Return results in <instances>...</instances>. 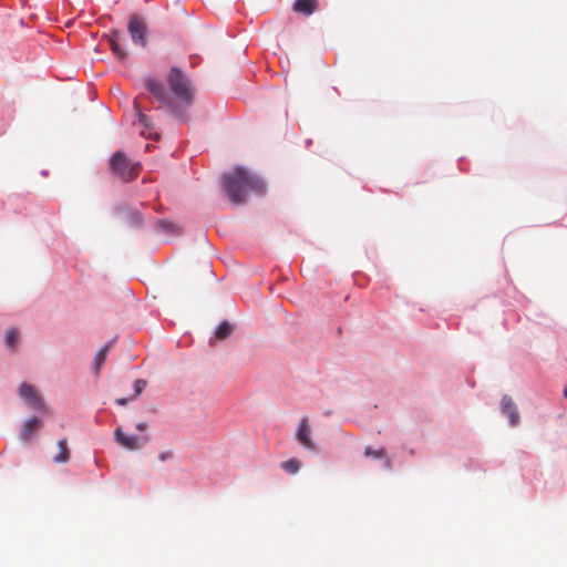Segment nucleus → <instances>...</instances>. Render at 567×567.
Listing matches in <instances>:
<instances>
[{"label": "nucleus", "instance_id": "5701e85b", "mask_svg": "<svg viewBox=\"0 0 567 567\" xmlns=\"http://www.w3.org/2000/svg\"><path fill=\"white\" fill-rule=\"evenodd\" d=\"M386 465L390 467L391 466V461L388 458L386 460Z\"/></svg>", "mask_w": 567, "mask_h": 567}, {"label": "nucleus", "instance_id": "2eb2a0df", "mask_svg": "<svg viewBox=\"0 0 567 567\" xmlns=\"http://www.w3.org/2000/svg\"><path fill=\"white\" fill-rule=\"evenodd\" d=\"M112 346H113V341H110L103 348H101L100 351L96 353V355L94 358V368H95L96 372L100 371V368L105 362L106 355H107L110 349L112 348Z\"/></svg>", "mask_w": 567, "mask_h": 567}, {"label": "nucleus", "instance_id": "f3484780", "mask_svg": "<svg viewBox=\"0 0 567 567\" xmlns=\"http://www.w3.org/2000/svg\"><path fill=\"white\" fill-rule=\"evenodd\" d=\"M364 455L367 457L382 458L385 456V450L384 449L374 450L371 446H367L364 450Z\"/></svg>", "mask_w": 567, "mask_h": 567}, {"label": "nucleus", "instance_id": "f257e3e1", "mask_svg": "<svg viewBox=\"0 0 567 567\" xmlns=\"http://www.w3.org/2000/svg\"><path fill=\"white\" fill-rule=\"evenodd\" d=\"M166 82L168 87L159 80L148 76L144 84L162 107L168 110L176 117L186 120L195 95L192 80L179 68L173 66L168 71Z\"/></svg>", "mask_w": 567, "mask_h": 567}, {"label": "nucleus", "instance_id": "6e6552de", "mask_svg": "<svg viewBox=\"0 0 567 567\" xmlns=\"http://www.w3.org/2000/svg\"><path fill=\"white\" fill-rule=\"evenodd\" d=\"M19 394L28 404H30L32 409H43V402L40 395L38 394L37 390L32 385L28 383H22L19 388Z\"/></svg>", "mask_w": 567, "mask_h": 567}, {"label": "nucleus", "instance_id": "9b49d317", "mask_svg": "<svg viewBox=\"0 0 567 567\" xmlns=\"http://www.w3.org/2000/svg\"><path fill=\"white\" fill-rule=\"evenodd\" d=\"M293 11L300 14L310 16L318 8V0H295Z\"/></svg>", "mask_w": 567, "mask_h": 567}, {"label": "nucleus", "instance_id": "20e7f679", "mask_svg": "<svg viewBox=\"0 0 567 567\" xmlns=\"http://www.w3.org/2000/svg\"><path fill=\"white\" fill-rule=\"evenodd\" d=\"M127 31L134 45L144 49L147 44V25L137 14L128 19Z\"/></svg>", "mask_w": 567, "mask_h": 567}, {"label": "nucleus", "instance_id": "4468645a", "mask_svg": "<svg viewBox=\"0 0 567 567\" xmlns=\"http://www.w3.org/2000/svg\"><path fill=\"white\" fill-rule=\"evenodd\" d=\"M234 331V327L228 321H223L218 324L215 330V338L217 340H225L228 338Z\"/></svg>", "mask_w": 567, "mask_h": 567}, {"label": "nucleus", "instance_id": "6ab92c4d", "mask_svg": "<svg viewBox=\"0 0 567 567\" xmlns=\"http://www.w3.org/2000/svg\"><path fill=\"white\" fill-rule=\"evenodd\" d=\"M146 388V381L137 379L134 382V398H137Z\"/></svg>", "mask_w": 567, "mask_h": 567}, {"label": "nucleus", "instance_id": "7ed1b4c3", "mask_svg": "<svg viewBox=\"0 0 567 567\" xmlns=\"http://www.w3.org/2000/svg\"><path fill=\"white\" fill-rule=\"evenodd\" d=\"M111 167L112 171L123 181H130L134 178L140 171V164H132L126 155L122 152H116L112 156Z\"/></svg>", "mask_w": 567, "mask_h": 567}, {"label": "nucleus", "instance_id": "423d86ee", "mask_svg": "<svg viewBox=\"0 0 567 567\" xmlns=\"http://www.w3.org/2000/svg\"><path fill=\"white\" fill-rule=\"evenodd\" d=\"M115 441L124 449L135 451L142 449L148 441V436L127 435L121 427L114 431Z\"/></svg>", "mask_w": 567, "mask_h": 567}, {"label": "nucleus", "instance_id": "1a4fd4ad", "mask_svg": "<svg viewBox=\"0 0 567 567\" xmlns=\"http://www.w3.org/2000/svg\"><path fill=\"white\" fill-rule=\"evenodd\" d=\"M133 105H134V110H135V112L137 114L138 123L142 126L141 134L143 136L147 137V138H157L158 135L154 131V127H153V124H152L150 117L146 116L142 112V109H141V106H140V104L137 103L136 100L134 101Z\"/></svg>", "mask_w": 567, "mask_h": 567}, {"label": "nucleus", "instance_id": "aec40b11", "mask_svg": "<svg viewBox=\"0 0 567 567\" xmlns=\"http://www.w3.org/2000/svg\"><path fill=\"white\" fill-rule=\"evenodd\" d=\"M136 429L141 432L145 431L147 429V424L145 422H140L136 424Z\"/></svg>", "mask_w": 567, "mask_h": 567}, {"label": "nucleus", "instance_id": "a211bd4d", "mask_svg": "<svg viewBox=\"0 0 567 567\" xmlns=\"http://www.w3.org/2000/svg\"><path fill=\"white\" fill-rule=\"evenodd\" d=\"M18 331L14 330V329H11L9 331H7L6 333V344L9 347V348H13L17 342H18Z\"/></svg>", "mask_w": 567, "mask_h": 567}, {"label": "nucleus", "instance_id": "412c9836", "mask_svg": "<svg viewBox=\"0 0 567 567\" xmlns=\"http://www.w3.org/2000/svg\"><path fill=\"white\" fill-rule=\"evenodd\" d=\"M127 402H128V399H126V398H120V399L116 400V403L118 405H126Z\"/></svg>", "mask_w": 567, "mask_h": 567}, {"label": "nucleus", "instance_id": "dca6fc26", "mask_svg": "<svg viewBox=\"0 0 567 567\" xmlns=\"http://www.w3.org/2000/svg\"><path fill=\"white\" fill-rule=\"evenodd\" d=\"M301 464L297 458H289L281 463V468L289 474H296L299 472Z\"/></svg>", "mask_w": 567, "mask_h": 567}, {"label": "nucleus", "instance_id": "39448f33", "mask_svg": "<svg viewBox=\"0 0 567 567\" xmlns=\"http://www.w3.org/2000/svg\"><path fill=\"white\" fill-rule=\"evenodd\" d=\"M107 42L117 60L122 62L126 61L128 51L126 50V37L124 32L120 30H112L107 35Z\"/></svg>", "mask_w": 567, "mask_h": 567}, {"label": "nucleus", "instance_id": "9d476101", "mask_svg": "<svg viewBox=\"0 0 567 567\" xmlns=\"http://www.w3.org/2000/svg\"><path fill=\"white\" fill-rule=\"evenodd\" d=\"M502 412L508 416L509 422L513 426L517 425L519 422V414L516 408V404L513 402L512 398L508 395H503L501 401Z\"/></svg>", "mask_w": 567, "mask_h": 567}, {"label": "nucleus", "instance_id": "4be33fe9", "mask_svg": "<svg viewBox=\"0 0 567 567\" xmlns=\"http://www.w3.org/2000/svg\"><path fill=\"white\" fill-rule=\"evenodd\" d=\"M167 457H168V453H165V452H164V453H161V454L158 455V458H159L161 461H165Z\"/></svg>", "mask_w": 567, "mask_h": 567}, {"label": "nucleus", "instance_id": "f03ea898", "mask_svg": "<svg viewBox=\"0 0 567 567\" xmlns=\"http://www.w3.org/2000/svg\"><path fill=\"white\" fill-rule=\"evenodd\" d=\"M223 188L235 205L244 204L249 193L261 195L266 190L264 182L243 167H236L223 176Z\"/></svg>", "mask_w": 567, "mask_h": 567}, {"label": "nucleus", "instance_id": "0eeeda50", "mask_svg": "<svg viewBox=\"0 0 567 567\" xmlns=\"http://www.w3.org/2000/svg\"><path fill=\"white\" fill-rule=\"evenodd\" d=\"M296 439L307 450L315 451L316 444L311 439V429L308 417H302L296 432Z\"/></svg>", "mask_w": 567, "mask_h": 567}, {"label": "nucleus", "instance_id": "ddd939ff", "mask_svg": "<svg viewBox=\"0 0 567 567\" xmlns=\"http://www.w3.org/2000/svg\"><path fill=\"white\" fill-rule=\"evenodd\" d=\"M40 425H41V421L38 417L29 419L23 425V430L21 432V439L24 442L30 441L33 433L39 429Z\"/></svg>", "mask_w": 567, "mask_h": 567}, {"label": "nucleus", "instance_id": "f8f14e48", "mask_svg": "<svg viewBox=\"0 0 567 567\" xmlns=\"http://www.w3.org/2000/svg\"><path fill=\"white\" fill-rule=\"evenodd\" d=\"M59 452L53 456L52 461L58 464H63L70 461L71 451L69 449L68 440L61 439L58 441Z\"/></svg>", "mask_w": 567, "mask_h": 567}]
</instances>
